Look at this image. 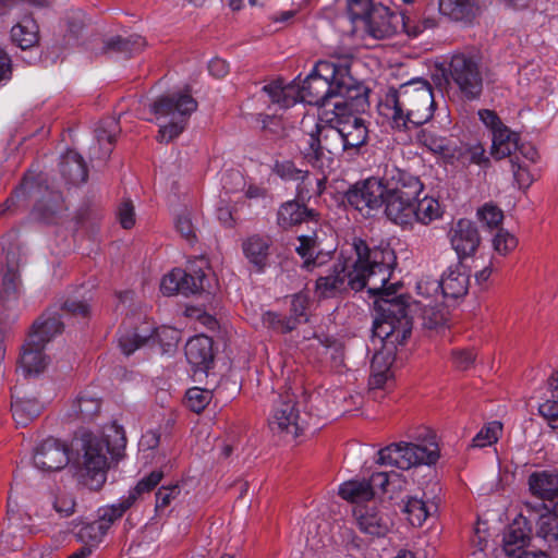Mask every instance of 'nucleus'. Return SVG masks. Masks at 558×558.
<instances>
[{"mask_svg":"<svg viewBox=\"0 0 558 558\" xmlns=\"http://www.w3.org/2000/svg\"><path fill=\"white\" fill-rule=\"evenodd\" d=\"M368 105L359 108L348 101L332 102V109H324L320 119L304 117L301 121L303 136L299 141V150L303 159L314 168L329 166L338 151L356 153L368 140V129L364 119L357 116Z\"/></svg>","mask_w":558,"mask_h":558,"instance_id":"1","label":"nucleus"},{"mask_svg":"<svg viewBox=\"0 0 558 558\" xmlns=\"http://www.w3.org/2000/svg\"><path fill=\"white\" fill-rule=\"evenodd\" d=\"M396 265V255L388 245L369 247L362 239H354L349 248L342 250L337 262L325 276L316 280L320 298H333L348 289L371 294L385 291Z\"/></svg>","mask_w":558,"mask_h":558,"instance_id":"2","label":"nucleus"},{"mask_svg":"<svg viewBox=\"0 0 558 558\" xmlns=\"http://www.w3.org/2000/svg\"><path fill=\"white\" fill-rule=\"evenodd\" d=\"M378 113L398 131L421 126L434 117L435 100L432 85L413 78L398 88H390L378 104Z\"/></svg>","mask_w":558,"mask_h":558,"instance_id":"3","label":"nucleus"},{"mask_svg":"<svg viewBox=\"0 0 558 558\" xmlns=\"http://www.w3.org/2000/svg\"><path fill=\"white\" fill-rule=\"evenodd\" d=\"M299 101L318 107L327 106L335 99L348 101L359 108L365 102V86L350 75L347 66L331 62H318L299 87Z\"/></svg>","mask_w":558,"mask_h":558,"instance_id":"4","label":"nucleus"},{"mask_svg":"<svg viewBox=\"0 0 558 558\" xmlns=\"http://www.w3.org/2000/svg\"><path fill=\"white\" fill-rule=\"evenodd\" d=\"M125 446L124 429L116 422L106 425L101 436L85 435L83 465L92 480V487L98 488L106 482L108 454L119 458Z\"/></svg>","mask_w":558,"mask_h":558,"instance_id":"5","label":"nucleus"},{"mask_svg":"<svg viewBox=\"0 0 558 558\" xmlns=\"http://www.w3.org/2000/svg\"><path fill=\"white\" fill-rule=\"evenodd\" d=\"M196 109L197 101L187 89L161 96L151 102L149 111L159 125L157 141L169 143L177 138Z\"/></svg>","mask_w":558,"mask_h":558,"instance_id":"6","label":"nucleus"},{"mask_svg":"<svg viewBox=\"0 0 558 558\" xmlns=\"http://www.w3.org/2000/svg\"><path fill=\"white\" fill-rule=\"evenodd\" d=\"M267 422L272 434L296 438L307 426V414L301 411L296 396L284 391L274 400Z\"/></svg>","mask_w":558,"mask_h":558,"instance_id":"7","label":"nucleus"},{"mask_svg":"<svg viewBox=\"0 0 558 558\" xmlns=\"http://www.w3.org/2000/svg\"><path fill=\"white\" fill-rule=\"evenodd\" d=\"M439 458L438 446L434 441L424 445L413 442L391 444L378 451L377 462L383 465L409 470L421 464H433Z\"/></svg>","mask_w":558,"mask_h":558,"instance_id":"8","label":"nucleus"},{"mask_svg":"<svg viewBox=\"0 0 558 558\" xmlns=\"http://www.w3.org/2000/svg\"><path fill=\"white\" fill-rule=\"evenodd\" d=\"M118 341L122 353L131 355L137 349L155 342L169 348L174 347L178 341V331L166 326L157 328L149 322H143L134 329L124 328L121 330Z\"/></svg>","mask_w":558,"mask_h":558,"instance_id":"9","label":"nucleus"},{"mask_svg":"<svg viewBox=\"0 0 558 558\" xmlns=\"http://www.w3.org/2000/svg\"><path fill=\"white\" fill-rule=\"evenodd\" d=\"M389 307L385 312L393 313V317L387 315L383 320H375L373 326L374 337L379 338L383 347H395L403 343L411 333V322L405 305L398 299L385 300Z\"/></svg>","mask_w":558,"mask_h":558,"instance_id":"10","label":"nucleus"},{"mask_svg":"<svg viewBox=\"0 0 558 558\" xmlns=\"http://www.w3.org/2000/svg\"><path fill=\"white\" fill-rule=\"evenodd\" d=\"M448 76L468 99L477 98L483 89L478 60L468 53H454L448 65Z\"/></svg>","mask_w":558,"mask_h":558,"instance_id":"11","label":"nucleus"},{"mask_svg":"<svg viewBox=\"0 0 558 558\" xmlns=\"http://www.w3.org/2000/svg\"><path fill=\"white\" fill-rule=\"evenodd\" d=\"M387 192L384 179L369 177L355 182L347 191L345 199L362 215L371 216L373 211L381 209Z\"/></svg>","mask_w":558,"mask_h":558,"instance_id":"12","label":"nucleus"},{"mask_svg":"<svg viewBox=\"0 0 558 558\" xmlns=\"http://www.w3.org/2000/svg\"><path fill=\"white\" fill-rule=\"evenodd\" d=\"M201 266L195 268L191 266L189 272L182 269H173L165 275L160 282V291L165 295H173L181 292L185 295L207 291L209 289L208 278L203 270L207 263L199 259Z\"/></svg>","mask_w":558,"mask_h":558,"instance_id":"13","label":"nucleus"},{"mask_svg":"<svg viewBox=\"0 0 558 558\" xmlns=\"http://www.w3.org/2000/svg\"><path fill=\"white\" fill-rule=\"evenodd\" d=\"M478 118L492 133L493 158L504 159L519 148V134L505 125L495 111L482 109L478 111Z\"/></svg>","mask_w":558,"mask_h":558,"instance_id":"14","label":"nucleus"},{"mask_svg":"<svg viewBox=\"0 0 558 558\" xmlns=\"http://www.w3.org/2000/svg\"><path fill=\"white\" fill-rule=\"evenodd\" d=\"M69 448L54 438H47L34 450L33 462L43 472L62 470L69 463Z\"/></svg>","mask_w":558,"mask_h":558,"instance_id":"15","label":"nucleus"},{"mask_svg":"<svg viewBox=\"0 0 558 558\" xmlns=\"http://www.w3.org/2000/svg\"><path fill=\"white\" fill-rule=\"evenodd\" d=\"M402 14L378 4L368 13V20L361 31L376 39L391 37L400 31Z\"/></svg>","mask_w":558,"mask_h":558,"instance_id":"16","label":"nucleus"},{"mask_svg":"<svg viewBox=\"0 0 558 558\" xmlns=\"http://www.w3.org/2000/svg\"><path fill=\"white\" fill-rule=\"evenodd\" d=\"M355 522L361 532L383 537L393 525L392 518L375 505H359L353 509Z\"/></svg>","mask_w":558,"mask_h":558,"instance_id":"17","label":"nucleus"},{"mask_svg":"<svg viewBox=\"0 0 558 558\" xmlns=\"http://www.w3.org/2000/svg\"><path fill=\"white\" fill-rule=\"evenodd\" d=\"M448 238L460 260L473 255L481 243L476 226L468 219L453 223L448 231Z\"/></svg>","mask_w":558,"mask_h":558,"instance_id":"18","label":"nucleus"},{"mask_svg":"<svg viewBox=\"0 0 558 558\" xmlns=\"http://www.w3.org/2000/svg\"><path fill=\"white\" fill-rule=\"evenodd\" d=\"M439 284L444 299L456 300L464 296L470 286V275L466 267L461 262L449 266L444 271Z\"/></svg>","mask_w":558,"mask_h":558,"instance_id":"19","label":"nucleus"},{"mask_svg":"<svg viewBox=\"0 0 558 558\" xmlns=\"http://www.w3.org/2000/svg\"><path fill=\"white\" fill-rule=\"evenodd\" d=\"M384 182L388 192L405 198L416 199L423 191V184L417 177L397 168L386 172Z\"/></svg>","mask_w":558,"mask_h":558,"instance_id":"20","label":"nucleus"},{"mask_svg":"<svg viewBox=\"0 0 558 558\" xmlns=\"http://www.w3.org/2000/svg\"><path fill=\"white\" fill-rule=\"evenodd\" d=\"M185 356L194 371L206 372L213 361V340L205 335L191 338L185 345Z\"/></svg>","mask_w":558,"mask_h":558,"instance_id":"21","label":"nucleus"},{"mask_svg":"<svg viewBox=\"0 0 558 558\" xmlns=\"http://www.w3.org/2000/svg\"><path fill=\"white\" fill-rule=\"evenodd\" d=\"M318 214L298 201H287L277 210V225L284 230L303 222H317Z\"/></svg>","mask_w":558,"mask_h":558,"instance_id":"22","label":"nucleus"},{"mask_svg":"<svg viewBox=\"0 0 558 558\" xmlns=\"http://www.w3.org/2000/svg\"><path fill=\"white\" fill-rule=\"evenodd\" d=\"M530 493L543 501H558V472L535 471L529 475Z\"/></svg>","mask_w":558,"mask_h":558,"instance_id":"23","label":"nucleus"},{"mask_svg":"<svg viewBox=\"0 0 558 558\" xmlns=\"http://www.w3.org/2000/svg\"><path fill=\"white\" fill-rule=\"evenodd\" d=\"M414 201L415 199L387 192L384 203L385 215L396 225H411L414 215Z\"/></svg>","mask_w":558,"mask_h":558,"instance_id":"24","label":"nucleus"},{"mask_svg":"<svg viewBox=\"0 0 558 558\" xmlns=\"http://www.w3.org/2000/svg\"><path fill=\"white\" fill-rule=\"evenodd\" d=\"M438 11L453 22L471 23L478 13L476 0H438Z\"/></svg>","mask_w":558,"mask_h":558,"instance_id":"25","label":"nucleus"},{"mask_svg":"<svg viewBox=\"0 0 558 558\" xmlns=\"http://www.w3.org/2000/svg\"><path fill=\"white\" fill-rule=\"evenodd\" d=\"M59 167L66 182L75 185L86 182L88 175L86 163L75 150H68L62 155Z\"/></svg>","mask_w":558,"mask_h":558,"instance_id":"26","label":"nucleus"},{"mask_svg":"<svg viewBox=\"0 0 558 558\" xmlns=\"http://www.w3.org/2000/svg\"><path fill=\"white\" fill-rule=\"evenodd\" d=\"M242 248L247 260L256 267L258 271L264 270L269 257V238L257 234L252 235L243 242Z\"/></svg>","mask_w":558,"mask_h":558,"instance_id":"27","label":"nucleus"},{"mask_svg":"<svg viewBox=\"0 0 558 558\" xmlns=\"http://www.w3.org/2000/svg\"><path fill=\"white\" fill-rule=\"evenodd\" d=\"M63 323L59 315L44 317L41 320L34 323L31 333L28 335L29 343L41 345L49 342L54 336L61 333Z\"/></svg>","mask_w":558,"mask_h":558,"instance_id":"28","label":"nucleus"},{"mask_svg":"<svg viewBox=\"0 0 558 558\" xmlns=\"http://www.w3.org/2000/svg\"><path fill=\"white\" fill-rule=\"evenodd\" d=\"M44 348L45 344H31L29 338H27L26 343L23 345L20 360L21 368L25 375H37L46 368L48 360L43 353Z\"/></svg>","mask_w":558,"mask_h":558,"instance_id":"29","label":"nucleus"},{"mask_svg":"<svg viewBox=\"0 0 558 558\" xmlns=\"http://www.w3.org/2000/svg\"><path fill=\"white\" fill-rule=\"evenodd\" d=\"M11 39L21 49L34 47L39 39L38 25L32 16H24L11 28Z\"/></svg>","mask_w":558,"mask_h":558,"instance_id":"30","label":"nucleus"},{"mask_svg":"<svg viewBox=\"0 0 558 558\" xmlns=\"http://www.w3.org/2000/svg\"><path fill=\"white\" fill-rule=\"evenodd\" d=\"M41 410L43 404L36 398H12L11 411L17 425L26 426L40 414Z\"/></svg>","mask_w":558,"mask_h":558,"instance_id":"31","label":"nucleus"},{"mask_svg":"<svg viewBox=\"0 0 558 558\" xmlns=\"http://www.w3.org/2000/svg\"><path fill=\"white\" fill-rule=\"evenodd\" d=\"M339 496L356 506L373 499L375 493L366 480H350L339 486Z\"/></svg>","mask_w":558,"mask_h":558,"instance_id":"32","label":"nucleus"},{"mask_svg":"<svg viewBox=\"0 0 558 558\" xmlns=\"http://www.w3.org/2000/svg\"><path fill=\"white\" fill-rule=\"evenodd\" d=\"M263 92L279 108H290L299 101L298 86L292 84L283 85L282 82H272L265 85Z\"/></svg>","mask_w":558,"mask_h":558,"instance_id":"33","label":"nucleus"},{"mask_svg":"<svg viewBox=\"0 0 558 558\" xmlns=\"http://www.w3.org/2000/svg\"><path fill=\"white\" fill-rule=\"evenodd\" d=\"M536 534L549 547L558 548V501L550 511L539 515Z\"/></svg>","mask_w":558,"mask_h":558,"instance_id":"34","label":"nucleus"},{"mask_svg":"<svg viewBox=\"0 0 558 558\" xmlns=\"http://www.w3.org/2000/svg\"><path fill=\"white\" fill-rule=\"evenodd\" d=\"M62 209L61 195L57 192H48L45 197L37 202L32 214L37 220L52 223Z\"/></svg>","mask_w":558,"mask_h":558,"instance_id":"35","label":"nucleus"},{"mask_svg":"<svg viewBox=\"0 0 558 558\" xmlns=\"http://www.w3.org/2000/svg\"><path fill=\"white\" fill-rule=\"evenodd\" d=\"M442 208L438 199L432 196H424L421 199L414 201V215L413 221L422 225H429L432 221L441 218Z\"/></svg>","mask_w":558,"mask_h":558,"instance_id":"36","label":"nucleus"},{"mask_svg":"<svg viewBox=\"0 0 558 558\" xmlns=\"http://www.w3.org/2000/svg\"><path fill=\"white\" fill-rule=\"evenodd\" d=\"M529 531L521 526L520 521H514L510 524L504 533V550L508 556H515L521 550L527 539Z\"/></svg>","mask_w":558,"mask_h":558,"instance_id":"37","label":"nucleus"},{"mask_svg":"<svg viewBox=\"0 0 558 558\" xmlns=\"http://www.w3.org/2000/svg\"><path fill=\"white\" fill-rule=\"evenodd\" d=\"M95 132L99 153H95L94 157L98 159H107L112 150V145L118 133L117 122L112 119L107 120L102 122Z\"/></svg>","mask_w":558,"mask_h":558,"instance_id":"38","label":"nucleus"},{"mask_svg":"<svg viewBox=\"0 0 558 558\" xmlns=\"http://www.w3.org/2000/svg\"><path fill=\"white\" fill-rule=\"evenodd\" d=\"M300 245L296 246L298 254L304 260V268L307 270H313L316 266L320 265L318 262L319 254L318 250V236L316 232L306 235L299 236Z\"/></svg>","mask_w":558,"mask_h":558,"instance_id":"39","label":"nucleus"},{"mask_svg":"<svg viewBox=\"0 0 558 558\" xmlns=\"http://www.w3.org/2000/svg\"><path fill=\"white\" fill-rule=\"evenodd\" d=\"M130 502L122 496L116 504L102 506L97 510V521L106 532L122 518L131 508Z\"/></svg>","mask_w":558,"mask_h":558,"instance_id":"40","label":"nucleus"},{"mask_svg":"<svg viewBox=\"0 0 558 558\" xmlns=\"http://www.w3.org/2000/svg\"><path fill=\"white\" fill-rule=\"evenodd\" d=\"M415 303L420 308V318L424 328L437 329L444 325L446 318L440 302L416 301Z\"/></svg>","mask_w":558,"mask_h":558,"instance_id":"41","label":"nucleus"},{"mask_svg":"<svg viewBox=\"0 0 558 558\" xmlns=\"http://www.w3.org/2000/svg\"><path fill=\"white\" fill-rule=\"evenodd\" d=\"M326 187L325 175H313L307 170L302 174L298 184V197L302 201L310 199L313 196H320Z\"/></svg>","mask_w":558,"mask_h":558,"instance_id":"42","label":"nucleus"},{"mask_svg":"<svg viewBox=\"0 0 558 558\" xmlns=\"http://www.w3.org/2000/svg\"><path fill=\"white\" fill-rule=\"evenodd\" d=\"M375 5L372 0H348L347 14L350 23L352 24V33H356L363 28L368 20V13Z\"/></svg>","mask_w":558,"mask_h":558,"instance_id":"43","label":"nucleus"},{"mask_svg":"<svg viewBox=\"0 0 558 558\" xmlns=\"http://www.w3.org/2000/svg\"><path fill=\"white\" fill-rule=\"evenodd\" d=\"M402 511L407 514V519L413 526H422L430 513L427 504L417 497H407L403 500Z\"/></svg>","mask_w":558,"mask_h":558,"instance_id":"44","label":"nucleus"},{"mask_svg":"<svg viewBox=\"0 0 558 558\" xmlns=\"http://www.w3.org/2000/svg\"><path fill=\"white\" fill-rule=\"evenodd\" d=\"M145 45V40L140 35H133L128 38H122L120 36L113 37L109 39L106 45V50H113L120 53H123L128 57L133 53L141 51Z\"/></svg>","mask_w":558,"mask_h":558,"instance_id":"45","label":"nucleus"},{"mask_svg":"<svg viewBox=\"0 0 558 558\" xmlns=\"http://www.w3.org/2000/svg\"><path fill=\"white\" fill-rule=\"evenodd\" d=\"M458 157L461 159L462 163H474L484 167L489 163V158L486 156L485 147L480 142L463 144Z\"/></svg>","mask_w":558,"mask_h":558,"instance_id":"46","label":"nucleus"},{"mask_svg":"<svg viewBox=\"0 0 558 558\" xmlns=\"http://www.w3.org/2000/svg\"><path fill=\"white\" fill-rule=\"evenodd\" d=\"M107 532L104 527L98 523L97 520L93 522H83L81 523L77 531H75V536L77 541L85 544V546L92 547L99 544Z\"/></svg>","mask_w":558,"mask_h":558,"instance_id":"47","label":"nucleus"},{"mask_svg":"<svg viewBox=\"0 0 558 558\" xmlns=\"http://www.w3.org/2000/svg\"><path fill=\"white\" fill-rule=\"evenodd\" d=\"M75 415L83 421H89L100 410V400L89 395H81L72 405Z\"/></svg>","mask_w":558,"mask_h":558,"instance_id":"48","label":"nucleus"},{"mask_svg":"<svg viewBox=\"0 0 558 558\" xmlns=\"http://www.w3.org/2000/svg\"><path fill=\"white\" fill-rule=\"evenodd\" d=\"M502 425L500 422L493 421L487 423L481 430L473 437L472 447L484 448L496 444L501 435Z\"/></svg>","mask_w":558,"mask_h":558,"instance_id":"49","label":"nucleus"},{"mask_svg":"<svg viewBox=\"0 0 558 558\" xmlns=\"http://www.w3.org/2000/svg\"><path fill=\"white\" fill-rule=\"evenodd\" d=\"M163 473L161 471H153L147 476L143 477L134 488L123 496L131 506L135 504L137 498L144 494L153 490L162 480Z\"/></svg>","mask_w":558,"mask_h":558,"instance_id":"50","label":"nucleus"},{"mask_svg":"<svg viewBox=\"0 0 558 558\" xmlns=\"http://www.w3.org/2000/svg\"><path fill=\"white\" fill-rule=\"evenodd\" d=\"M19 289V276L15 269L9 268L0 275V301H10L16 299Z\"/></svg>","mask_w":558,"mask_h":558,"instance_id":"51","label":"nucleus"},{"mask_svg":"<svg viewBox=\"0 0 558 558\" xmlns=\"http://www.w3.org/2000/svg\"><path fill=\"white\" fill-rule=\"evenodd\" d=\"M211 397V391L193 387L186 391V404L193 412L201 413L209 404Z\"/></svg>","mask_w":558,"mask_h":558,"instance_id":"52","label":"nucleus"},{"mask_svg":"<svg viewBox=\"0 0 558 558\" xmlns=\"http://www.w3.org/2000/svg\"><path fill=\"white\" fill-rule=\"evenodd\" d=\"M478 220L489 229L497 228L504 220V214L500 208L492 203L484 204L477 210Z\"/></svg>","mask_w":558,"mask_h":558,"instance_id":"53","label":"nucleus"},{"mask_svg":"<svg viewBox=\"0 0 558 558\" xmlns=\"http://www.w3.org/2000/svg\"><path fill=\"white\" fill-rule=\"evenodd\" d=\"M417 294L421 296L418 301L439 302L438 298L441 293L439 280L425 278L421 279L416 284Z\"/></svg>","mask_w":558,"mask_h":558,"instance_id":"54","label":"nucleus"},{"mask_svg":"<svg viewBox=\"0 0 558 558\" xmlns=\"http://www.w3.org/2000/svg\"><path fill=\"white\" fill-rule=\"evenodd\" d=\"M436 22L434 19H424L422 21L414 20L402 14V24L400 31H403L410 37H417L427 28L435 27Z\"/></svg>","mask_w":558,"mask_h":558,"instance_id":"55","label":"nucleus"},{"mask_svg":"<svg viewBox=\"0 0 558 558\" xmlns=\"http://www.w3.org/2000/svg\"><path fill=\"white\" fill-rule=\"evenodd\" d=\"M421 142L433 153L446 155L447 151H449V141L435 133L423 132L421 135Z\"/></svg>","mask_w":558,"mask_h":558,"instance_id":"56","label":"nucleus"},{"mask_svg":"<svg viewBox=\"0 0 558 558\" xmlns=\"http://www.w3.org/2000/svg\"><path fill=\"white\" fill-rule=\"evenodd\" d=\"M517 244L518 241L514 235L502 229L499 230L493 239L494 250L502 256L514 250Z\"/></svg>","mask_w":558,"mask_h":558,"instance_id":"57","label":"nucleus"},{"mask_svg":"<svg viewBox=\"0 0 558 558\" xmlns=\"http://www.w3.org/2000/svg\"><path fill=\"white\" fill-rule=\"evenodd\" d=\"M393 361L395 356L392 352V347H384L383 350L376 351V353L374 354L372 359L371 368L380 372L391 373L390 367Z\"/></svg>","mask_w":558,"mask_h":558,"instance_id":"58","label":"nucleus"},{"mask_svg":"<svg viewBox=\"0 0 558 558\" xmlns=\"http://www.w3.org/2000/svg\"><path fill=\"white\" fill-rule=\"evenodd\" d=\"M305 170L298 169L294 162L284 160L276 162L274 166V172L286 181H300Z\"/></svg>","mask_w":558,"mask_h":558,"instance_id":"59","label":"nucleus"},{"mask_svg":"<svg viewBox=\"0 0 558 558\" xmlns=\"http://www.w3.org/2000/svg\"><path fill=\"white\" fill-rule=\"evenodd\" d=\"M181 494V487L178 484L161 486L156 493V508H166L172 500L177 499Z\"/></svg>","mask_w":558,"mask_h":558,"instance_id":"60","label":"nucleus"},{"mask_svg":"<svg viewBox=\"0 0 558 558\" xmlns=\"http://www.w3.org/2000/svg\"><path fill=\"white\" fill-rule=\"evenodd\" d=\"M53 509L61 517H70L74 512L75 500L68 493H59L54 496L52 501Z\"/></svg>","mask_w":558,"mask_h":558,"instance_id":"61","label":"nucleus"},{"mask_svg":"<svg viewBox=\"0 0 558 558\" xmlns=\"http://www.w3.org/2000/svg\"><path fill=\"white\" fill-rule=\"evenodd\" d=\"M400 477L401 474L397 472H377L372 475L368 483L372 485L373 490L375 487H378L383 492H388V486L396 481L400 482Z\"/></svg>","mask_w":558,"mask_h":558,"instance_id":"62","label":"nucleus"},{"mask_svg":"<svg viewBox=\"0 0 558 558\" xmlns=\"http://www.w3.org/2000/svg\"><path fill=\"white\" fill-rule=\"evenodd\" d=\"M117 216L120 225L124 229H131L135 225L134 206L131 201H123L119 205Z\"/></svg>","mask_w":558,"mask_h":558,"instance_id":"63","label":"nucleus"},{"mask_svg":"<svg viewBox=\"0 0 558 558\" xmlns=\"http://www.w3.org/2000/svg\"><path fill=\"white\" fill-rule=\"evenodd\" d=\"M175 229L187 242L193 243L195 241L196 235L189 214L178 216Z\"/></svg>","mask_w":558,"mask_h":558,"instance_id":"64","label":"nucleus"}]
</instances>
